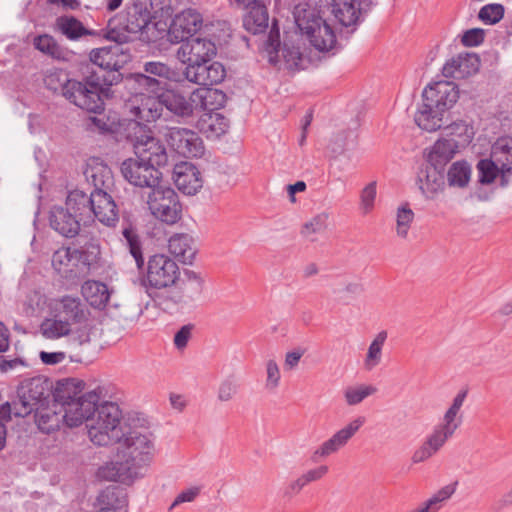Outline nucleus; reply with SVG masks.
Listing matches in <instances>:
<instances>
[{"label": "nucleus", "instance_id": "nucleus-49", "mask_svg": "<svg viewBox=\"0 0 512 512\" xmlns=\"http://www.w3.org/2000/svg\"><path fill=\"white\" fill-rule=\"evenodd\" d=\"M122 234L128 244L131 255L136 261L137 267H142L144 265V259L139 237L135 229H133L132 227H127L123 229Z\"/></svg>", "mask_w": 512, "mask_h": 512}, {"label": "nucleus", "instance_id": "nucleus-17", "mask_svg": "<svg viewBox=\"0 0 512 512\" xmlns=\"http://www.w3.org/2000/svg\"><path fill=\"white\" fill-rule=\"evenodd\" d=\"M181 42L177 50V58L186 66L197 63H208L217 54L215 44L207 38H188Z\"/></svg>", "mask_w": 512, "mask_h": 512}, {"label": "nucleus", "instance_id": "nucleus-7", "mask_svg": "<svg viewBox=\"0 0 512 512\" xmlns=\"http://www.w3.org/2000/svg\"><path fill=\"white\" fill-rule=\"evenodd\" d=\"M150 214L157 220L174 225L182 217V205L175 190L160 183L150 189L146 197Z\"/></svg>", "mask_w": 512, "mask_h": 512}, {"label": "nucleus", "instance_id": "nucleus-23", "mask_svg": "<svg viewBox=\"0 0 512 512\" xmlns=\"http://www.w3.org/2000/svg\"><path fill=\"white\" fill-rule=\"evenodd\" d=\"M173 181L183 194L195 195L203 187L199 169L191 162H180L174 166Z\"/></svg>", "mask_w": 512, "mask_h": 512}, {"label": "nucleus", "instance_id": "nucleus-35", "mask_svg": "<svg viewBox=\"0 0 512 512\" xmlns=\"http://www.w3.org/2000/svg\"><path fill=\"white\" fill-rule=\"evenodd\" d=\"M75 325L57 316L49 315L40 324L41 335L48 340L70 337Z\"/></svg>", "mask_w": 512, "mask_h": 512}, {"label": "nucleus", "instance_id": "nucleus-30", "mask_svg": "<svg viewBox=\"0 0 512 512\" xmlns=\"http://www.w3.org/2000/svg\"><path fill=\"white\" fill-rule=\"evenodd\" d=\"M225 94L218 89L196 88L192 91L193 112L201 110L211 113L219 110L225 103Z\"/></svg>", "mask_w": 512, "mask_h": 512}, {"label": "nucleus", "instance_id": "nucleus-58", "mask_svg": "<svg viewBox=\"0 0 512 512\" xmlns=\"http://www.w3.org/2000/svg\"><path fill=\"white\" fill-rule=\"evenodd\" d=\"M226 77V69L220 62H212L207 66L206 86L221 83Z\"/></svg>", "mask_w": 512, "mask_h": 512}, {"label": "nucleus", "instance_id": "nucleus-25", "mask_svg": "<svg viewBox=\"0 0 512 512\" xmlns=\"http://www.w3.org/2000/svg\"><path fill=\"white\" fill-rule=\"evenodd\" d=\"M364 424L361 418H356L347 426L336 432L331 438L322 443V445L316 449L312 455V460L317 462L319 458H325L329 455L337 452L341 447L353 437V435L359 430Z\"/></svg>", "mask_w": 512, "mask_h": 512}, {"label": "nucleus", "instance_id": "nucleus-27", "mask_svg": "<svg viewBox=\"0 0 512 512\" xmlns=\"http://www.w3.org/2000/svg\"><path fill=\"white\" fill-rule=\"evenodd\" d=\"M80 221L83 220L63 206H54L50 211V226L64 237H75L80 231Z\"/></svg>", "mask_w": 512, "mask_h": 512}, {"label": "nucleus", "instance_id": "nucleus-16", "mask_svg": "<svg viewBox=\"0 0 512 512\" xmlns=\"http://www.w3.org/2000/svg\"><path fill=\"white\" fill-rule=\"evenodd\" d=\"M49 315L65 319L76 326L87 322L89 311L78 296L64 294L51 298Z\"/></svg>", "mask_w": 512, "mask_h": 512}, {"label": "nucleus", "instance_id": "nucleus-37", "mask_svg": "<svg viewBox=\"0 0 512 512\" xmlns=\"http://www.w3.org/2000/svg\"><path fill=\"white\" fill-rule=\"evenodd\" d=\"M84 175L87 181L93 184L95 190L108 186L112 180L110 168L99 158L88 160Z\"/></svg>", "mask_w": 512, "mask_h": 512}, {"label": "nucleus", "instance_id": "nucleus-62", "mask_svg": "<svg viewBox=\"0 0 512 512\" xmlns=\"http://www.w3.org/2000/svg\"><path fill=\"white\" fill-rule=\"evenodd\" d=\"M138 9L149 12L151 19L155 18L161 12L168 0H136Z\"/></svg>", "mask_w": 512, "mask_h": 512}, {"label": "nucleus", "instance_id": "nucleus-4", "mask_svg": "<svg viewBox=\"0 0 512 512\" xmlns=\"http://www.w3.org/2000/svg\"><path fill=\"white\" fill-rule=\"evenodd\" d=\"M475 135L476 129L470 120L457 119L449 123L441 136L427 148L431 151V159L435 163L448 164L473 142Z\"/></svg>", "mask_w": 512, "mask_h": 512}, {"label": "nucleus", "instance_id": "nucleus-51", "mask_svg": "<svg viewBox=\"0 0 512 512\" xmlns=\"http://www.w3.org/2000/svg\"><path fill=\"white\" fill-rule=\"evenodd\" d=\"M376 195V182H370L361 190L359 209L363 215H367L373 211Z\"/></svg>", "mask_w": 512, "mask_h": 512}, {"label": "nucleus", "instance_id": "nucleus-13", "mask_svg": "<svg viewBox=\"0 0 512 512\" xmlns=\"http://www.w3.org/2000/svg\"><path fill=\"white\" fill-rule=\"evenodd\" d=\"M149 12L139 10L137 3L128 10L126 25L124 28H117L114 20L108 22L104 38L118 43H127L130 41V34H136L147 28L151 22Z\"/></svg>", "mask_w": 512, "mask_h": 512}, {"label": "nucleus", "instance_id": "nucleus-34", "mask_svg": "<svg viewBox=\"0 0 512 512\" xmlns=\"http://www.w3.org/2000/svg\"><path fill=\"white\" fill-rule=\"evenodd\" d=\"M78 249L61 247L52 255V267L61 276L68 278L77 274Z\"/></svg>", "mask_w": 512, "mask_h": 512}, {"label": "nucleus", "instance_id": "nucleus-64", "mask_svg": "<svg viewBox=\"0 0 512 512\" xmlns=\"http://www.w3.org/2000/svg\"><path fill=\"white\" fill-rule=\"evenodd\" d=\"M95 413H98V416H118L121 410L116 402L103 400L102 394L96 405Z\"/></svg>", "mask_w": 512, "mask_h": 512}, {"label": "nucleus", "instance_id": "nucleus-61", "mask_svg": "<svg viewBox=\"0 0 512 512\" xmlns=\"http://www.w3.org/2000/svg\"><path fill=\"white\" fill-rule=\"evenodd\" d=\"M85 323L78 324L77 328H73L72 341L78 346H85L91 342L92 327Z\"/></svg>", "mask_w": 512, "mask_h": 512}, {"label": "nucleus", "instance_id": "nucleus-36", "mask_svg": "<svg viewBox=\"0 0 512 512\" xmlns=\"http://www.w3.org/2000/svg\"><path fill=\"white\" fill-rule=\"evenodd\" d=\"M386 331L377 333L369 343L362 361V369L365 372L374 371L383 361V349L387 341Z\"/></svg>", "mask_w": 512, "mask_h": 512}, {"label": "nucleus", "instance_id": "nucleus-20", "mask_svg": "<svg viewBox=\"0 0 512 512\" xmlns=\"http://www.w3.org/2000/svg\"><path fill=\"white\" fill-rule=\"evenodd\" d=\"M122 43L93 49L89 54L90 61L102 69L109 71H118L122 69L131 59L127 50Z\"/></svg>", "mask_w": 512, "mask_h": 512}, {"label": "nucleus", "instance_id": "nucleus-21", "mask_svg": "<svg viewBox=\"0 0 512 512\" xmlns=\"http://www.w3.org/2000/svg\"><path fill=\"white\" fill-rule=\"evenodd\" d=\"M203 26L201 13L193 8H188L175 15L169 28V35L176 42L188 39L196 34Z\"/></svg>", "mask_w": 512, "mask_h": 512}, {"label": "nucleus", "instance_id": "nucleus-38", "mask_svg": "<svg viewBox=\"0 0 512 512\" xmlns=\"http://www.w3.org/2000/svg\"><path fill=\"white\" fill-rule=\"evenodd\" d=\"M249 11L244 17L243 25L245 29L253 34L262 33L268 27V12L262 1H255L249 6Z\"/></svg>", "mask_w": 512, "mask_h": 512}, {"label": "nucleus", "instance_id": "nucleus-19", "mask_svg": "<svg viewBox=\"0 0 512 512\" xmlns=\"http://www.w3.org/2000/svg\"><path fill=\"white\" fill-rule=\"evenodd\" d=\"M422 98L436 108L447 112L459 99L458 86L451 81H437L426 86Z\"/></svg>", "mask_w": 512, "mask_h": 512}, {"label": "nucleus", "instance_id": "nucleus-26", "mask_svg": "<svg viewBox=\"0 0 512 512\" xmlns=\"http://www.w3.org/2000/svg\"><path fill=\"white\" fill-rule=\"evenodd\" d=\"M91 213L106 226L115 225L119 218L115 201L103 189L92 192Z\"/></svg>", "mask_w": 512, "mask_h": 512}, {"label": "nucleus", "instance_id": "nucleus-10", "mask_svg": "<svg viewBox=\"0 0 512 512\" xmlns=\"http://www.w3.org/2000/svg\"><path fill=\"white\" fill-rule=\"evenodd\" d=\"M426 164L419 170L417 174L416 184L427 200H435L445 190L444 168L447 164L435 163L431 159V151L425 150Z\"/></svg>", "mask_w": 512, "mask_h": 512}, {"label": "nucleus", "instance_id": "nucleus-63", "mask_svg": "<svg viewBox=\"0 0 512 512\" xmlns=\"http://www.w3.org/2000/svg\"><path fill=\"white\" fill-rule=\"evenodd\" d=\"M485 37V32L481 28H472L464 32L461 42L466 47L479 46Z\"/></svg>", "mask_w": 512, "mask_h": 512}, {"label": "nucleus", "instance_id": "nucleus-60", "mask_svg": "<svg viewBox=\"0 0 512 512\" xmlns=\"http://www.w3.org/2000/svg\"><path fill=\"white\" fill-rule=\"evenodd\" d=\"M238 385L236 382L225 379L220 382L217 389V398L221 402H228L237 394Z\"/></svg>", "mask_w": 512, "mask_h": 512}, {"label": "nucleus", "instance_id": "nucleus-55", "mask_svg": "<svg viewBox=\"0 0 512 512\" xmlns=\"http://www.w3.org/2000/svg\"><path fill=\"white\" fill-rule=\"evenodd\" d=\"M207 63H197L186 66L184 69L185 78L194 84L206 86Z\"/></svg>", "mask_w": 512, "mask_h": 512}, {"label": "nucleus", "instance_id": "nucleus-6", "mask_svg": "<svg viewBox=\"0 0 512 512\" xmlns=\"http://www.w3.org/2000/svg\"><path fill=\"white\" fill-rule=\"evenodd\" d=\"M181 270L170 256L162 253L149 257L145 266L142 284L147 290L171 289L177 284Z\"/></svg>", "mask_w": 512, "mask_h": 512}, {"label": "nucleus", "instance_id": "nucleus-53", "mask_svg": "<svg viewBox=\"0 0 512 512\" xmlns=\"http://www.w3.org/2000/svg\"><path fill=\"white\" fill-rule=\"evenodd\" d=\"M504 16V7L501 4H487L483 6L479 13V19L488 25L498 23Z\"/></svg>", "mask_w": 512, "mask_h": 512}, {"label": "nucleus", "instance_id": "nucleus-24", "mask_svg": "<svg viewBox=\"0 0 512 512\" xmlns=\"http://www.w3.org/2000/svg\"><path fill=\"white\" fill-rule=\"evenodd\" d=\"M480 58L475 53H460L443 66V74L454 79H465L478 73Z\"/></svg>", "mask_w": 512, "mask_h": 512}, {"label": "nucleus", "instance_id": "nucleus-28", "mask_svg": "<svg viewBox=\"0 0 512 512\" xmlns=\"http://www.w3.org/2000/svg\"><path fill=\"white\" fill-rule=\"evenodd\" d=\"M133 464L124 461H111L100 466L97 469L96 476L99 480L128 483L137 475Z\"/></svg>", "mask_w": 512, "mask_h": 512}, {"label": "nucleus", "instance_id": "nucleus-18", "mask_svg": "<svg viewBox=\"0 0 512 512\" xmlns=\"http://www.w3.org/2000/svg\"><path fill=\"white\" fill-rule=\"evenodd\" d=\"M135 157L151 164L157 169L168 163L166 147L160 139L150 134L137 137L133 144Z\"/></svg>", "mask_w": 512, "mask_h": 512}, {"label": "nucleus", "instance_id": "nucleus-48", "mask_svg": "<svg viewBox=\"0 0 512 512\" xmlns=\"http://www.w3.org/2000/svg\"><path fill=\"white\" fill-rule=\"evenodd\" d=\"M52 297H48L40 291H31L24 302V309L27 314L46 311L49 314V303Z\"/></svg>", "mask_w": 512, "mask_h": 512}, {"label": "nucleus", "instance_id": "nucleus-52", "mask_svg": "<svg viewBox=\"0 0 512 512\" xmlns=\"http://www.w3.org/2000/svg\"><path fill=\"white\" fill-rule=\"evenodd\" d=\"M265 389L268 391H275L281 381V372L278 363L274 359H269L265 362Z\"/></svg>", "mask_w": 512, "mask_h": 512}, {"label": "nucleus", "instance_id": "nucleus-1", "mask_svg": "<svg viewBox=\"0 0 512 512\" xmlns=\"http://www.w3.org/2000/svg\"><path fill=\"white\" fill-rule=\"evenodd\" d=\"M67 426L85 424L90 440L98 446H109L124 442L123 458L133 464L134 469L147 464L152 456L153 441L150 433L132 430L126 418H61Z\"/></svg>", "mask_w": 512, "mask_h": 512}, {"label": "nucleus", "instance_id": "nucleus-42", "mask_svg": "<svg viewBox=\"0 0 512 512\" xmlns=\"http://www.w3.org/2000/svg\"><path fill=\"white\" fill-rule=\"evenodd\" d=\"M332 12L342 25L350 26L358 20L360 9L355 0H333Z\"/></svg>", "mask_w": 512, "mask_h": 512}, {"label": "nucleus", "instance_id": "nucleus-9", "mask_svg": "<svg viewBox=\"0 0 512 512\" xmlns=\"http://www.w3.org/2000/svg\"><path fill=\"white\" fill-rule=\"evenodd\" d=\"M205 279L201 273L186 269L181 272L179 280L172 286L164 299L167 308L184 307L197 301L203 294Z\"/></svg>", "mask_w": 512, "mask_h": 512}, {"label": "nucleus", "instance_id": "nucleus-14", "mask_svg": "<svg viewBox=\"0 0 512 512\" xmlns=\"http://www.w3.org/2000/svg\"><path fill=\"white\" fill-rule=\"evenodd\" d=\"M121 173L131 185L140 188H152L159 184L162 173L159 169L137 157L128 158L121 164Z\"/></svg>", "mask_w": 512, "mask_h": 512}, {"label": "nucleus", "instance_id": "nucleus-41", "mask_svg": "<svg viewBox=\"0 0 512 512\" xmlns=\"http://www.w3.org/2000/svg\"><path fill=\"white\" fill-rule=\"evenodd\" d=\"M472 174L471 165L464 160L454 162L447 171V182L450 187L465 188Z\"/></svg>", "mask_w": 512, "mask_h": 512}, {"label": "nucleus", "instance_id": "nucleus-31", "mask_svg": "<svg viewBox=\"0 0 512 512\" xmlns=\"http://www.w3.org/2000/svg\"><path fill=\"white\" fill-rule=\"evenodd\" d=\"M445 113L422 98V103L415 112L414 120L423 131L435 132L443 127Z\"/></svg>", "mask_w": 512, "mask_h": 512}, {"label": "nucleus", "instance_id": "nucleus-40", "mask_svg": "<svg viewBox=\"0 0 512 512\" xmlns=\"http://www.w3.org/2000/svg\"><path fill=\"white\" fill-rule=\"evenodd\" d=\"M198 127L203 133L212 137H218L228 129V121L217 111L203 113L198 121Z\"/></svg>", "mask_w": 512, "mask_h": 512}, {"label": "nucleus", "instance_id": "nucleus-59", "mask_svg": "<svg viewBox=\"0 0 512 512\" xmlns=\"http://www.w3.org/2000/svg\"><path fill=\"white\" fill-rule=\"evenodd\" d=\"M193 330V324H186L175 333L173 344L178 351H183L187 347L192 338Z\"/></svg>", "mask_w": 512, "mask_h": 512}, {"label": "nucleus", "instance_id": "nucleus-54", "mask_svg": "<svg viewBox=\"0 0 512 512\" xmlns=\"http://www.w3.org/2000/svg\"><path fill=\"white\" fill-rule=\"evenodd\" d=\"M144 71L150 75H154L166 80H176L177 73L168 65L162 62L150 61L144 64Z\"/></svg>", "mask_w": 512, "mask_h": 512}, {"label": "nucleus", "instance_id": "nucleus-39", "mask_svg": "<svg viewBox=\"0 0 512 512\" xmlns=\"http://www.w3.org/2000/svg\"><path fill=\"white\" fill-rule=\"evenodd\" d=\"M91 202L92 193L87 195L80 190H73L66 198L65 208L84 221L91 217Z\"/></svg>", "mask_w": 512, "mask_h": 512}, {"label": "nucleus", "instance_id": "nucleus-32", "mask_svg": "<svg viewBox=\"0 0 512 512\" xmlns=\"http://www.w3.org/2000/svg\"><path fill=\"white\" fill-rule=\"evenodd\" d=\"M81 295L84 300L94 309L103 310L106 308L111 291L108 286L97 280H86L81 285Z\"/></svg>", "mask_w": 512, "mask_h": 512}, {"label": "nucleus", "instance_id": "nucleus-12", "mask_svg": "<svg viewBox=\"0 0 512 512\" xmlns=\"http://www.w3.org/2000/svg\"><path fill=\"white\" fill-rule=\"evenodd\" d=\"M165 140L172 150L186 158L204 155L205 146L201 137L193 130L183 127L168 128Z\"/></svg>", "mask_w": 512, "mask_h": 512}, {"label": "nucleus", "instance_id": "nucleus-22", "mask_svg": "<svg viewBox=\"0 0 512 512\" xmlns=\"http://www.w3.org/2000/svg\"><path fill=\"white\" fill-rule=\"evenodd\" d=\"M158 95L163 110L166 109L175 116L182 118L193 115L192 92L189 97H186L179 89L160 85Z\"/></svg>", "mask_w": 512, "mask_h": 512}, {"label": "nucleus", "instance_id": "nucleus-45", "mask_svg": "<svg viewBox=\"0 0 512 512\" xmlns=\"http://www.w3.org/2000/svg\"><path fill=\"white\" fill-rule=\"evenodd\" d=\"M329 218L330 215L326 211L314 215L303 224L301 234L306 238L313 239L315 235L326 231L328 228Z\"/></svg>", "mask_w": 512, "mask_h": 512}, {"label": "nucleus", "instance_id": "nucleus-57", "mask_svg": "<svg viewBox=\"0 0 512 512\" xmlns=\"http://www.w3.org/2000/svg\"><path fill=\"white\" fill-rule=\"evenodd\" d=\"M479 171V179L481 183H492L497 177L496 164L488 159H482L477 165Z\"/></svg>", "mask_w": 512, "mask_h": 512}, {"label": "nucleus", "instance_id": "nucleus-43", "mask_svg": "<svg viewBox=\"0 0 512 512\" xmlns=\"http://www.w3.org/2000/svg\"><path fill=\"white\" fill-rule=\"evenodd\" d=\"M378 389L371 383H357L345 388L343 396L347 405L354 406L360 404L366 398L377 393Z\"/></svg>", "mask_w": 512, "mask_h": 512}, {"label": "nucleus", "instance_id": "nucleus-2", "mask_svg": "<svg viewBox=\"0 0 512 512\" xmlns=\"http://www.w3.org/2000/svg\"><path fill=\"white\" fill-rule=\"evenodd\" d=\"M129 80L138 90L124 103V112L139 126H148L163 116L158 91L160 81L143 73L131 74Z\"/></svg>", "mask_w": 512, "mask_h": 512}, {"label": "nucleus", "instance_id": "nucleus-3", "mask_svg": "<svg viewBox=\"0 0 512 512\" xmlns=\"http://www.w3.org/2000/svg\"><path fill=\"white\" fill-rule=\"evenodd\" d=\"M85 386L79 378H65L57 382L54 398L64 408V416H94L104 389L98 386L83 393Z\"/></svg>", "mask_w": 512, "mask_h": 512}, {"label": "nucleus", "instance_id": "nucleus-56", "mask_svg": "<svg viewBox=\"0 0 512 512\" xmlns=\"http://www.w3.org/2000/svg\"><path fill=\"white\" fill-rule=\"evenodd\" d=\"M457 484V482H454L438 490L427 500L428 506H430L434 512H437L441 508V504L455 493Z\"/></svg>", "mask_w": 512, "mask_h": 512}, {"label": "nucleus", "instance_id": "nucleus-46", "mask_svg": "<svg viewBox=\"0 0 512 512\" xmlns=\"http://www.w3.org/2000/svg\"><path fill=\"white\" fill-rule=\"evenodd\" d=\"M492 157L503 168L512 163V138L501 137L492 147Z\"/></svg>", "mask_w": 512, "mask_h": 512}, {"label": "nucleus", "instance_id": "nucleus-15", "mask_svg": "<svg viewBox=\"0 0 512 512\" xmlns=\"http://www.w3.org/2000/svg\"><path fill=\"white\" fill-rule=\"evenodd\" d=\"M461 423V418H443L442 422L435 426L433 433L426 442L414 452L412 461L420 463L434 455Z\"/></svg>", "mask_w": 512, "mask_h": 512}, {"label": "nucleus", "instance_id": "nucleus-50", "mask_svg": "<svg viewBox=\"0 0 512 512\" xmlns=\"http://www.w3.org/2000/svg\"><path fill=\"white\" fill-rule=\"evenodd\" d=\"M33 43L35 48L44 54L53 58H59L61 56V48L51 35H39L34 39Z\"/></svg>", "mask_w": 512, "mask_h": 512}, {"label": "nucleus", "instance_id": "nucleus-47", "mask_svg": "<svg viewBox=\"0 0 512 512\" xmlns=\"http://www.w3.org/2000/svg\"><path fill=\"white\" fill-rule=\"evenodd\" d=\"M284 65L289 70H299L304 67L305 57L299 46L285 43L281 49Z\"/></svg>", "mask_w": 512, "mask_h": 512}, {"label": "nucleus", "instance_id": "nucleus-11", "mask_svg": "<svg viewBox=\"0 0 512 512\" xmlns=\"http://www.w3.org/2000/svg\"><path fill=\"white\" fill-rule=\"evenodd\" d=\"M51 388V382L44 376L24 380L17 392L25 413H34L35 416H38V411L45 405Z\"/></svg>", "mask_w": 512, "mask_h": 512}, {"label": "nucleus", "instance_id": "nucleus-44", "mask_svg": "<svg viewBox=\"0 0 512 512\" xmlns=\"http://www.w3.org/2000/svg\"><path fill=\"white\" fill-rule=\"evenodd\" d=\"M415 214L409 204H401L395 214V231L398 237L406 239L414 222Z\"/></svg>", "mask_w": 512, "mask_h": 512}, {"label": "nucleus", "instance_id": "nucleus-5", "mask_svg": "<svg viewBox=\"0 0 512 512\" xmlns=\"http://www.w3.org/2000/svg\"><path fill=\"white\" fill-rule=\"evenodd\" d=\"M295 22L317 50L329 51L335 46V32L314 8L296 7Z\"/></svg>", "mask_w": 512, "mask_h": 512}, {"label": "nucleus", "instance_id": "nucleus-29", "mask_svg": "<svg viewBox=\"0 0 512 512\" xmlns=\"http://www.w3.org/2000/svg\"><path fill=\"white\" fill-rule=\"evenodd\" d=\"M168 251L178 261L191 264L197 253L195 239L188 233H175L168 240Z\"/></svg>", "mask_w": 512, "mask_h": 512}, {"label": "nucleus", "instance_id": "nucleus-33", "mask_svg": "<svg viewBox=\"0 0 512 512\" xmlns=\"http://www.w3.org/2000/svg\"><path fill=\"white\" fill-rule=\"evenodd\" d=\"M55 31L59 32L67 39L76 41L84 36H97V31L88 29L76 17L71 15H62L55 20Z\"/></svg>", "mask_w": 512, "mask_h": 512}, {"label": "nucleus", "instance_id": "nucleus-8", "mask_svg": "<svg viewBox=\"0 0 512 512\" xmlns=\"http://www.w3.org/2000/svg\"><path fill=\"white\" fill-rule=\"evenodd\" d=\"M103 90L95 81L67 79L63 86V96L87 112L101 113L104 110Z\"/></svg>", "mask_w": 512, "mask_h": 512}]
</instances>
